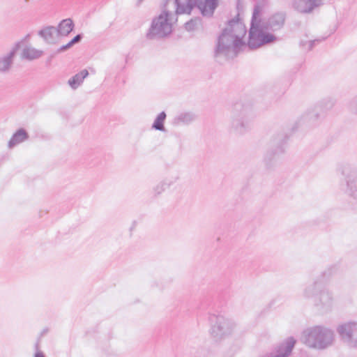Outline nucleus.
Instances as JSON below:
<instances>
[{
    "label": "nucleus",
    "instance_id": "1",
    "mask_svg": "<svg viewBox=\"0 0 357 357\" xmlns=\"http://www.w3.org/2000/svg\"><path fill=\"white\" fill-rule=\"evenodd\" d=\"M246 31V27L241 21L238 14L235 18L229 20L227 26L218 37L214 57L218 59L223 56L225 60H227L230 58L231 52L234 56H237L243 48L248 47V44L243 39Z\"/></svg>",
    "mask_w": 357,
    "mask_h": 357
},
{
    "label": "nucleus",
    "instance_id": "30",
    "mask_svg": "<svg viewBox=\"0 0 357 357\" xmlns=\"http://www.w3.org/2000/svg\"><path fill=\"white\" fill-rule=\"evenodd\" d=\"M73 45L70 43L68 42L67 44L66 45H63L62 46H61L59 48H58L56 51V53H61V52H65L66 50H68V49L71 48Z\"/></svg>",
    "mask_w": 357,
    "mask_h": 357
},
{
    "label": "nucleus",
    "instance_id": "5",
    "mask_svg": "<svg viewBox=\"0 0 357 357\" xmlns=\"http://www.w3.org/2000/svg\"><path fill=\"white\" fill-rule=\"evenodd\" d=\"M208 321L211 325V335L215 341L221 340L231 335L234 328V324L231 320L220 314H210Z\"/></svg>",
    "mask_w": 357,
    "mask_h": 357
},
{
    "label": "nucleus",
    "instance_id": "17",
    "mask_svg": "<svg viewBox=\"0 0 357 357\" xmlns=\"http://www.w3.org/2000/svg\"><path fill=\"white\" fill-rule=\"evenodd\" d=\"M38 35L48 44H55L59 36L57 29L54 26H47L39 30Z\"/></svg>",
    "mask_w": 357,
    "mask_h": 357
},
{
    "label": "nucleus",
    "instance_id": "16",
    "mask_svg": "<svg viewBox=\"0 0 357 357\" xmlns=\"http://www.w3.org/2000/svg\"><path fill=\"white\" fill-rule=\"evenodd\" d=\"M219 0H193V8L197 7L203 16L211 17L218 6Z\"/></svg>",
    "mask_w": 357,
    "mask_h": 357
},
{
    "label": "nucleus",
    "instance_id": "13",
    "mask_svg": "<svg viewBox=\"0 0 357 357\" xmlns=\"http://www.w3.org/2000/svg\"><path fill=\"white\" fill-rule=\"evenodd\" d=\"M285 19V13L284 12H278L270 16L267 20H264L261 24L265 30L276 31L283 27Z\"/></svg>",
    "mask_w": 357,
    "mask_h": 357
},
{
    "label": "nucleus",
    "instance_id": "29",
    "mask_svg": "<svg viewBox=\"0 0 357 357\" xmlns=\"http://www.w3.org/2000/svg\"><path fill=\"white\" fill-rule=\"evenodd\" d=\"M349 109L352 112L357 114V96L350 101Z\"/></svg>",
    "mask_w": 357,
    "mask_h": 357
},
{
    "label": "nucleus",
    "instance_id": "15",
    "mask_svg": "<svg viewBox=\"0 0 357 357\" xmlns=\"http://www.w3.org/2000/svg\"><path fill=\"white\" fill-rule=\"evenodd\" d=\"M324 0H294L293 8L301 13H311L324 4Z\"/></svg>",
    "mask_w": 357,
    "mask_h": 357
},
{
    "label": "nucleus",
    "instance_id": "28",
    "mask_svg": "<svg viewBox=\"0 0 357 357\" xmlns=\"http://www.w3.org/2000/svg\"><path fill=\"white\" fill-rule=\"evenodd\" d=\"M201 21L202 20L200 17L192 18L185 23L184 27L186 31H192L195 30L197 25L200 24Z\"/></svg>",
    "mask_w": 357,
    "mask_h": 357
},
{
    "label": "nucleus",
    "instance_id": "23",
    "mask_svg": "<svg viewBox=\"0 0 357 357\" xmlns=\"http://www.w3.org/2000/svg\"><path fill=\"white\" fill-rule=\"evenodd\" d=\"M319 108L317 107L312 111L307 112L303 116V120L307 121L310 125L316 126L318 123L319 119L322 116L319 112Z\"/></svg>",
    "mask_w": 357,
    "mask_h": 357
},
{
    "label": "nucleus",
    "instance_id": "37",
    "mask_svg": "<svg viewBox=\"0 0 357 357\" xmlns=\"http://www.w3.org/2000/svg\"><path fill=\"white\" fill-rule=\"evenodd\" d=\"M332 105H333V103L330 102V105L329 106H326V107H327V108L329 109V108H331L332 107Z\"/></svg>",
    "mask_w": 357,
    "mask_h": 357
},
{
    "label": "nucleus",
    "instance_id": "10",
    "mask_svg": "<svg viewBox=\"0 0 357 357\" xmlns=\"http://www.w3.org/2000/svg\"><path fill=\"white\" fill-rule=\"evenodd\" d=\"M296 342L294 337H289L284 341L273 346L270 351L260 355L259 357H289L292 353Z\"/></svg>",
    "mask_w": 357,
    "mask_h": 357
},
{
    "label": "nucleus",
    "instance_id": "25",
    "mask_svg": "<svg viewBox=\"0 0 357 357\" xmlns=\"http://www.w3.org/2000/svg\"><path fill=\"white\" fill-rule=\"evenodd\" d=\"M178 177H176L174 181H168L167 179L160 181L153 188V193L154 197L161 195L167 188L171 186Z\"/></svg>",
    "mask_w": 357,
    "mask_h": 357
},
{
    "label": "nucleus",
    "instance_id": "14",
    "mask_svg": "<svg viewBox=\"0 0 357 357\" xmlns=\"http://www.w3.org/2000/svg\"><path fill=\"white\" fill-rule=\"evenodd\" d=\"M313 304L318 310L322 312H328L331 310L333 304L332 294L325 287L314 300Z\"/></svg>",
    "mask_w": 357,
    "mask_h": 357
},
{
    "label": "nucleus",
    "instance_id": "26",
    "mask_svg": "<svg viewBox=\"0 0 357 357\" xmlns=\"http://www.w3.org/2000/svg\"><path fill=\"white\" fill-rule=\"evenodd\" d=\"M43 54L42 50L26 47L22 51V57L28 60H33L40 57Z\"/></svg>",
    "mask_w": 357,
    "mask_h": 357
},
{
    "label": "nucleus",
    "instance_id": "21",
    "mask_svg": "<svg viewBox=\"0 0 357 357\" xmlns=\"http://www.w3.org/2000/svg\"><path fill=\"white\" fill-rule=\"evenodd\" d=\"M89 75V72L86 69L81 70L79 73L75 74L70 79L68 83L73 89H77L83 82L84 79Z\"/></svg>",
    "mask_w": 357,
    "mask_h": 357
},
{
    "label": "nucleus",
    "instance_id": "4",
    "mask_svg": "<svg viewBox=\"0 0 357 357\" xmlns=\"http://www.w3.org/2000/svg\"><path fill=\"white\" fill-rule=\"evenodd\" d=\"M171 12L162 11L158 17L152 20L151 26L146 34L148 40H160L167 37L172 32L170 22Z\"/></svg>",
    "mask_w": 357,
    "mask_h": 357
},
{
    "label": "nucleus",
    "instance_id": "22",
    "mask_svg": "<svg viewBox=\"0 0 357 357\" xmlns=\"http://www.w3.org/2000/svg\"><path fill=\"white\" fill-rule=\"evenodd\" d=\"M196 119V116L192 112H184L176 116L173 120V125H188Z\"/></svg>",
    "mask_w": 357,
    "mask_h": 357
},
{
    "label": "nucleus",
    "instance_id": "9",
    "mask_svg": "<svg viewBox=\"0 0 357 357\" xmlns=\"http://www.w3.org/2000/svg\"><path fill=\"white\" fill-rule=\"evenodd\" d=\"M289 137L285 133L278 134L272 141V147L264 155V161L268 169L271 168L276 158L282 154Z\"/></svg>",
    "mask_w": 357,
    "mask_h": 357
},
{
    "label": "nucleus",
    "instance_id": "38",
    "mask_svg": "<svg viewBox=\"0 0 357 357\" xmlns=\"http://www.w3.org/2000/svg\"><path fill=\"white\" fill-rule=\"evenodd\" d=\"M38 343H36V348L38 349Z\"/></svg>",
    "mask_w": 357,
    "mask_h": 357
},
{
    "label": "nucleus",
    "instance_id": "2",
    "mask_svg": "<svg viewBox=\"0 0 357 357\" xmlns=\"http://www.w3.org/2000/svg\"><path fill=\"white\" fill-rule=\"evenodd\" d=\"M231 128L239 135H243L251 128L253 118L252 108L249 102L238 101L235 102L231 109Z\"/></svg>",
    "mask_w": 357,
    "mask_h": 357
},
{
    "label": "nucleus",
    "instance_id": "18",
    "mask_svg": "<svg viewBox=\"0 0 357 357\" xmlns=\"http://www.w3.org/2000/svg\"><path fill=\"white\" fill-rule=\"evenodd\" d=\"M29 135L26 130L24 128H19L13 133L11 138L8 141V146L10 149L15 147L17 144L28 139Z\"/></svg>",
    "mask_w": 357,
    "mask_h": 357
},
{
    "label": "nucleus",
    "instance_id": "7",
    "mask_svg": "<svg viewBox=\"0 0 357 357\" xmlns=\"http://www.w3.org/2000/svg\"><path fill=\"white\" fill-rule=\"evenodd\" d=\"M340 271V266L338 264L331 265L321 273V280H316L312 283L307 284L303 290V296L305 298L312 299V302L319 296L320 292L325 287L324 280L328 279L332 275Z\"/></svg>",
    "mask_w": 357,
    "mask_h": 357
},
{
    "label": "nucleus",
    "instance_id": "32",
    "mask_svg": "<svg viewBox=\"0 0 357 357\" xmlns=\"http://www.w3.org/2000/svg\"><path fill=\"white\" fill-rule=\"evenodd\" d=\"M321 40H319V39H315V40H310L308 42V44H309V47H308V50L310 51L313 49V47H314V45L321 42Z\"/></svg>",
    "mask_w": 357,
    "mask_h": 357
},
{
    "label": "nucleus",
    "instance_id": "8",
    "mask_svg": "<svg viewBox=\"0 0 357 357\" xmlns=\"http://www.w3.org/2000/svg\"><path fill=\"white\" fill-rule=\"evenodd\" d=\"M336 331L344 344L351 349H357V322L341 324L337 326Z\"/></svg>",
    "mask_w": 357,
    "mask_h": 357
},
{
    "label": "nucleus",
    "instance_id": "19",
    "mask_svg": "<svg viewBox=\"0 0 357 357\" xmlns=\"http://www.w3.org/2000/svg\"><path fill=\"white\" fill-rule=\"evenodd\" d=\"M74 26L73 21L67 18L61 20L56 28L59 36H67L73 30Z\"/></svg>",
    "mask_w": 357,
    "mask_h": 357
},
{
    "label": "nucleus",
    "instance_id": "3",
    "mask_svg": "<svg viewBox=\"0 0 357 357\" xmlns=\"http://www.w3.org/2000/svg\"><path fill=\"white\" fill-rule=\"evenodd\" d=\"M305 344L318 349H324L332 345L334 341V333L328 328L316 326L305 332Z\"/></svg>",
    "mask_w": 357,
    "mask_h": 357
},
{
    "label": "nucleus",
    "instance_id": "27",
    "mask_svg": "<svg viewBox=\"0 0 357 357\" xmlns=\"http://www.w3.org/2000/svg\"><path fill=\"white\" fill-rule=\"evenodd\" d=\"M262 10V7L259 4L256 3L254 6L252 16L250 22V28L256 26L257 25H260L261 24V20L260 18V15Z\"/></svg>",
    "mask_w": 357,
    "mask_h": 357
},
{
    "label": "nucleus",
    "instance_id": "36",
    "mask_svg": "<svg viewBox=\"0 0 357 357\" xmlns=\"http://www.w3.org/2000/svg\"><path fill=\"white\" fill-rule=\"evenodd\" d=\"M48 331V329L47 328H45L43 330V331L41 332L40 333V336H43Z\"/></svg>",
    "mask_w": 357,
    "mask_h": 357
},
{
    "label": "nucleus",
    "instance_id": "6",
    "mask_svg": "<svg viewBox=\"0 0 357 357\" xmlns=\"http://www.w3.org/2000/svg\"><path fill=\"white\" fill-rule=\"evenodd\" d=\"M269 31L265 30L261 24L250 28L248 47L255 50L262 45L274 43L277 37Z\"/></svg>",
    "mask_w": 357,
    "mask_h": 357
},
{
    "label": "nucleus",
    "instance_id": "11",
    "mask_svg": "<svg viewBox=\"0 0 357 357\" xmlns=\"http://www.w3.org/2000/svg\"><path fill=\"white\" fill-rule=\"evenodd\" d=\"M342 174L344 176L347 194L357 200V170L349 167H344Z\"/></svg>",
    "mask_w": 357,
    "mask_h": 357
},
{
    "label": "nucleus",
    "instance_id": "12",
    "mask_svg": "<svg viewBox=\"0 0 357 357\" xmlns=\"http://www.w3.org/2000/svg\"><path fill=\"white\" fill-rule=\"evenodd\" d=\"M22 41L15 43L9 52L0 56V74L6 75L10 73L14 63L15 57L21 47Z\"/></svg>",
    "mask_w": 357,
    "mask_h": 357
},
{
    "label": "nucleus",
    "instance_id": "20",
    "mask_svg": "<svg viewBox=\"0 0 357 357\" xmlns=\"http://www.w3.org/2000/svg\"><path fill=\"white\" fill-rule=\"evenodd\" d=\"M177 14L190 13L193 9V0H174Z\"/></svg>",
    "mask_w": 357,
    "mask_h": 357
},
{
    "label": "nucleus",
    "instance_id": "33",
    "mask_svg": "<svg viewBox=\"0 0 357 357\" xmlns=\"http://www.w3.org/2000/svg\"><path fill=\"white\" fill-rule=\"evenodd\" d=\"M57 53H56V52L50 55V56L48 57V59H47V64H50L52 60V59L55 56V55Z\"/></svg>",
    "mask_w": 357,
    "mask_h": 357
},
{
    "label": "nucleus",
    "instance_id": "39",
    "mask_svg": "<svg viewBox=\"0 0 357 357\" xmlns=\"http://www.w3.org/2000/svg\"><path fill=\"white\" fill-rule=\"evenodd\" d=\"M143 0H138V3H141Z\"/></svg>",
    "mask_w": 357,
    "mask_h": 357
},
{
    "label": "nucleus",
    "instance_id": "24",
    "mask_svg": "<svg viewBox=\"0 0 357 357\" xmlns=\"http://www.w3.org/2000/svg\"><path fill=\"white\" fill-rule=\"evenodd\" d=\"M167 118V114L165 111L161 112L159 113V114L156 116L155 119L152 126L151 128L155 130L159 131H165V121Z\"/></svg>",
    "mask_w": 357,
    "mask_h": 357
},
{
    "label": "nucleus",
    "instance_id": "34",
    "mask_svg": "<svg viewBox=\"0 0 357 357\" xmlns=\"http://www.w3.org/2000/svg\"><path fill=\"white\" fill-rule=\"evenodd\" d=\"M242 0H236V8L240 10L242 8Z\"/></svg>",
    "mask_w": 357,
    "mask_h": 357
},
{
    "label": "nucleus",
    "instance_id": "31",
    "mask_svg": "<svg viewBox=\"0 0 357 357\" xmlns=\"http://www.w3.org/2000/svg\"><path fill=\"white\" fill-rule=\"evenodd\" d=\"M82 38H83V34L82 33H78L73 38H72L69 42L73 45H74L76 43H78L79 42H80Z\"/></svg>",
    "mask_w": 357,
    "mask_h": 357
},
{
    "label": "nucleus",
    "instance_id": "35",
    "mask_svg": "<svg viewBox=\"0 0 357 357\" xmlns=\"http://www.w3.org/2000/svg\"><path fill=\"white\" fill-rule=\"evenodd\" d=\"M34 357H45V354L42 351H37Z\"/></svg>",
    "mask_w": 357,
    "mask_h": 357
}]
</instances>
